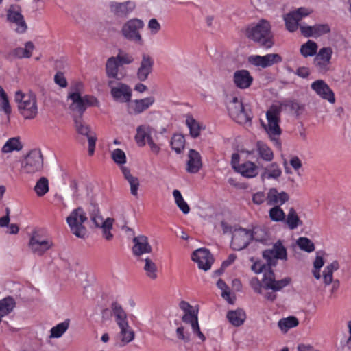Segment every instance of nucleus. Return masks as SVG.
I'll use <instances>...</instances> for the list:
<instances>
[{
	"instance_id": "864d4df0",
	"label": "nucleus",
	"mask_w": 351,
	"mask_h": 351,
	"mask_svg": "<svg viewBox=\"0 0 351 351\" xmlns=\"http://www.w3.org/2000/svg\"><path fill=\"white\" fill-rule=\"evenodd\" d=\"M90 217L91 221L97 228H101L104 226V223H105V221H104L97 206H94L93 209L90 214Z\"/></svg>"
},
{
	"instance_id": "8fccbe9b",
	"label": "nucleus",
	"mask_w": 351,
	"mask_h": 351,
	"mask_svg": "<svg viewBox=\"0 0 351 351\" xmlns=\"http://www.w3.org/2000/svg\"><path fill=\"white\" fill-rule=\"evenodd\" d=\"M296 243L298 247L303 251L310 253L315 250L314 243L307 237H299Z\"/></svg>"
},
{
	"instance_id": "bf43d9fd",
	"label": "nucleus",
	"mask_w": 351,
	"mask_h": 351,
	"mask_svg": "<svg viewBox=\"0 0 351 351\" xmlns=\"http://www.w3.org/2000/svg\"><path fill=\"white\" fill-rule=\"evenodd\" d=\"M330 32L328 24H315L314 25V37H319Z\"/></svg>"
},
{
	"instance_id": "de8ad7c7",
	"label": "nucleus",
	"mask_w": 351,
	"mask_h": 351,
	"mask_svg": "<svg viewBox=\"0 0 351 351\" xmlns=\"http://www.w3.org/2000/svg\"><path fill=\"white\" fill-rule=\"evenodd\" d=\"M74 122L76 131L78 134L87 137L93 133L91 132L90 127L83 122L82 117H75Z\"/></svg>"
},
{
	"instance_id": "20e7f679",
	"label": "nucleus",
	"mask_w": 351,
	"mask_h": 351,
	"mask_svg": "<svg viewBox=\"0 0 351 351\" xmlns=\"http://www.w3.org/2000/svg\"><path fill=\"white\" fill-rule=\"evenodd\" d=\"M15 101L18 104L19 113L24 119H32L36 117L38 114V106L34 93L18 90L15 93Z\"/></svg>"
},
{
	"instance_id": "aec40b11",
	"label": "nucleus",
	"mask_w": 351,
	"mask_h": 351,
	"mask_svg": "<svg viewBox=\"0 0 351 351\" xmlns=\"http://www.w3.org/2000/svg\"><path fill=\"white\" fill-rule=\"evenodd\" d=\"M135 8L136 3L132 1H126L122 3L111 1L109 3L110 12L121 18L127 17Z\"/></svg>"
},
{
	"instance_id": "c9c22d12",
	"label": "nucleus",
	"mask_w": 351,
	"mask_h": 351,
	"mask_svg": "<svg viewBox=\"0 0 351 351\" xmlns=\"http://www.w3.org/2000/svg\"><path fill=\"white\" fill-rule=\"evenodd\" d=\"M339 268V264L337 261H334L324 268L322 277L323 282L326 286L332 283L333 280V273L334 271L338 270Z\"/></svg>"
},
{
	"instance_id": "680f3d73",
	"label": "nucleus",
	"mask_w": 351,
	"mask_h": 351,
	"mask_svg": "<svg viewBox=\"0 0 351 351\" xmlns=\"http://www.w3.org/2000/svg\"><path fill=\"white\" fill-rule=\"evenodd\" d=\"M267 194L265 195L262 191H258L253 194L252 202L254 204L261 205L265 202H267Z\"/></svg>"
},
{
	"instance_id": "f03ea898",
	"label": "nucleus",
	"mask_w": 351,
	"mask_h": 351,
	"mask_svg": "<svg viewBox=\"0 0 351 351\" xmlns=\"http://www.w3.org/2000/svg\"><path fill=\"white\" fill-rule=\"evenodd\" d=\"M266 119L267 124L261 121V125L265 129L274 145L278 150H281L282 142L280 139V136L282 134V130L280 127V111L276 106H271L266 112Z\"/></svg>"
},
{
	"instance_id": "f8f14e48",
	"label": "nucleus",
	"mask_w": 351,
	"mask_h": 351,
	"mask_svg": "<svg viewBox=\"0 0 351 351\" xmlns=\"http://www.w3.org/2000/svg\"><path fill=\"white\" fill-rule=\"evenodd\" d=\"M313 12L309 8L300 7L289 12L284 16V21L287 29L290 32H295L299 27V22Z\"/></svg>"
},
{
	"instance_id": "72a5a7b5",
	"label": "nucleus",
	"mask_w": 351,
	"mask_h": 351,
	"mask_svg": "<svg viewBox=\"0 0 351 351\" xmlns=\"http://www.w3.org/2000/svg\"><path fill=\"white\" fill-rule=\"evenodd\" d=\"M154 101V97L152 96L134 100L132 106L134 112L136 114L143 112L152 106Z\"/></svg>"
},
{
	"instance_id": "dca6fc26",
	"label": "nucleus",
	"mask_w": 351,
	"mask_h": 351,
	"mask_svg": "<svg viewBox=\"0 0 351 351\" xmlns=\"http://www.w3.org/2000/svg\"><path fill=\"white\" fill-rule=\"evenodd\" d=\"M114 82L109 80L108 86L110 88V93L113 99L117 101L128 102L132 97V90L129 86L125 84L119 82L117 86H114Z\"/></svg>"
},
{
	"instance_id": "6e6d98bb",
	"label": "nucleus",
	"mask_w": 351,
	"mask_h": 351,
	"mask_svg": "<svg viewBox=\"0 0 351 351\" xmlns=\"http://www.w3.org/2000/svg\"><path fill=\"white\" fill-rule=\"evenodd\" d=\"M119 327L121 329L122 341L128 343L134 339V333L132 330L130 329L128 322H126V326Z\"/></svg>"
},
{
	"instance_id": "3c124183",
	"label": "nucleus",
	"mask_w": 351,
	"mask_h": 351,
	"mask_svg": "<svg viewBox=\"0 0 351 351\" xmlns=\"http://www.w3.org/2000/svg\"><path fill=\"white\" fill-rule=\"evenodd\" d=\"M0 109L4 112L6 115L11 113V107L10 106L8 95L3 88L0 86Z\"/></svg>"
},
{
	"instance_id": "58836bf2",
	"label": "nucleus",
	"mask_w": 351,
	"mask_h": 351,
	"mask_svg": "<svg viewBox=\"0 0 351 351\" xmlns=\"http://www.w3.org/2000/svg\"><path fill=\"white\" fill-rule=\"evenodd\" d=\"M298 324V319L294 316L282 318L278 322V326L283 333L287 332L289 329L296 327Z\"/></svg>"
},
{
	"instance_id": "412c9836",
	"label": "nucleus",
	"mask_w": 351,
	"mask_h": 351,
	"mask_svg": "<svg viewBox=\"0 0 351 351\" xmlns=\"http://www.w3.org/2000/svg\"><path fill=\"white\" fill-rule=\"evenodd\" d=\"M134 245L132 253L135 256H140L152 252V247L149 243L148 238L145 235L134 237L132 239Z\"/></svg>"
},
{
	"instance_id": "5fc2aeb1",
	"label": "nucleus",
	"mask_w": 351,
	"mask_h": 351,
	"mask_svg": "<svg viewBox=\"0 0 351 351\" xmlns=\"http://www.w3.org/2000/svg\"><path fill=\"white\" fill-rule=\"evenodd\" d=\"M275 280V274L273 272L272 270H271L270 267L267 268L264 272H263V285L264 289L268 290L271 289V288H269L267 286H273Z\"/></svg>"
},
{
	"instance_id": "ddd939ff",
	"label": "nucleus",
	"mask_w": 351,
	"mask_h": 351,
	"mask_svg": "<svg viewBox=\"0 0 351 351\" xmlns=\"http://www.w3.org/2000/svg\"><path fill=\"white\" fill-rule=\"evenodd\" d=\"M263 258L267 261L269 266H275L278 260L287 261V249L281 241L276 242L271 249L265 250L263 252Z\"/></svg>"
},
{
	"instance_id": "7c9ffc66",
	"label": "nucleus",
	"mask_w": 351,
	"mask_h": 351,
	"mask_svg": "<svg viewBox=\"0 0 351 351\" xmlns=\"http://www.w3.org/2000/svg\"><path fill=\"white\" fill-rule=\"evenodd\" d=\"M258 156L265 162H271L274 158L272 149L263 141H258L256 145Z\"/></svg>"
},
{
	"instance_id": "4be33fe9",
	"label": "nucleus",
	"mask_w": 351,
	"mask_h": 351,
	"mask_svg": "<svg viewBox=\"0 0 351 351\" xmlns=\"http://www.w3.org/2000/svg\"><path fill=\"white\" fill-rule=\"evenodd\" d=\"M154 64V60L150 56L143 54L141 64L136 73L137 78L141 82H144L147 79L152 71Z\"/></svg>"
},
{
	"instance_id": "0eeeda50",
	"label": "nucleus",
	"mask_w": 351,
	"mask_h": 351,
	"mask_svg": "<svg viewBox=\"0 0 351 351\" xmlns=\"http://www.w3.org/2000/svg\"><path fill=\"white\" fill-rule=\"evenodd\" d=\"M134 61L133 57L124 52H119L117 56L109 58L106 63V73L108 78L121 80L122 75H119V69L124 64H130Z\"/></svg>"
},
{
	"instance_id": "338daca9",
	"label": "nucleus",
	"mask_w": 351,
	"mask_h": 351,
	"mask_svg": "<svg viewBox=\"0 0 351 351\" xmlns=\"http://www.w3.org/2000/svg\"><path fill=\"white\" fill-rule=\"evenodd\" d=\"M88 141V155L92 156L95 152L97 137L95 133L87 136Z\"/></svg>"
},
{
	"instance_id": "9b49d317",
	"label": "nucleus",
	"mask_w": 351,
	"mask_h": 351,
	"mask_svg": "<svg viewBox=\"0 0 351 351\" xmlns=\"http://www.w3.org/2000/svg\"><path fill=\"white\" fill-rule=\"evenodd\" d=\"M6 19L12 28L18 33L23 34L27 29V25L24 16L21 14V7L18 5H11L6 12Z\"/></svg>"
},
{
	"instance_id": "c85d7f7f",
	"label": "nucleus",
	"mask_w": 351,
	"mask_h": 351,
	"mask_svg": "<svg viewBox=\"0 0 351 351\" xmlns=\"http://www.w3.org/2000/svg\"><path fill=\"white\" fill-rule=\"evenodd\" d=\"M121 170L125 179L130 184L131 194L134 197H137L138 190L140 186L138 178L133 176L130 173V169L127 167H121Z\"/></svg>"
},
{
	"instance_id": "603ef678",
	"label": "nucleus",
	"mask_w": 351,
	"mask_h": 351,
	"mask_svg": "<svg viewBox=\"0 0 351 351\" xmlns=\"http://www.w3.org/2000/svg\"><path fill=\"white\" fill-rule=\"evenodd\" d=\"M111 157L113 161L118 165L124 167L123 165L126 163L127 158L125 152L117 148L112 152Z\"/></svg>"
},
{
	"instance_id": "774afa93",
	"label": "nucleus",
	"mask_w": 351,
	"mask_h": 351,
	"mask_svg": "<svg viewBox=\"0 0 351 351\" xmlns=\"http://www.w3.org/2000/svg\"><path fill=\"white\" fill-rule=\"evenodd\" d=\"M250 285L252 289L257 293H261L262 285L261 281L256 277H254L250 280Z\"/></svg>"
},
{
	"instance_id": "a211bd4d",
	"label": "nucleus",
	"mask_w": 351,
	"mask_h": 351,
	"mask_svg": "<svg viewBox=\"0 0 351 351\" xmlns=\"http://www.w3.org/2000/svg\"><path fill=\"white\" fill-rule=\"evenodd\" d=\"M311 88L322 99L331 104L335 103V97L333 90L323 80H317L311 83Z\"/></svg>"
},
{
	"instance_id": "f3484780",
	"label": "nucleus",
	"mask_w": 351,
	"mask_h": 351,
	"mask_svg": "<svg viewBox=\"0 0 351 351\" xmlns=\"http://www.w3.org/2000/svg\"><path fill=\"white\" fill-rule=\"evenodd\" d=\"M282 61L278 53H267L265 56L252 55L248 57V62L255 66L267 68Z\"/></svg>"
},
{
	"instance_id": "052dcab7",
	"label": "nucleus",
	"mask_w": 351,
	"mask_h": 351,
	"mask_svg": "<svg viewBox=\"0 0 351 351\" xmlns=\"http://www.w3.org/2000/svg\"><path fill=\"white\" fill-rule=\"evenodd\" d=\"M286 105L298 115L304 110V106L295 100H289Z\"/></svg>"
},
{
	"instance_id": "c756f323",
	"label": "nucleus",
	"mask_w": 351,
	"mask_h": 351,
	"mask_svg": "<svg viewBox=\"0 0 351 351\" xmlns=\"http://www.w3.org/2000/svg\"><path fill=\"white\" fill-rule=\"evenodd\" d=\"M185 123L189 130L191 136L193 138H197L200 135L201 130L204 129V126L191 114L186 116Z\"/></svg>"
},
{
	"instance_id": "4c0bfd02",
	"label": "nucleus",
	"mask_w": 351,
	"mask_h": 351,
	"mask_svg": "<svg viewBox=\"0 0 351 351\" xmlns=\"http://www.w3.org/2000/svg\"><path fill=\"white\" fill-rule=\"evenodd\" d=\"M23 148L19 138L13 137L9 138L1 148V152L4 154L11 153L14 151H20Z\"/></svg>"
},
{
	"instance_id": "bb28decb",
	"label": "nucleus",
	"mask_w": 351,
	"mask_h": 351,
	"mask_svg": "<svg viewBox=\"0 0 351 351\" xmlns=\"http://www.w3.org/2000/svg\"><path fill=\"white\" fill-rule=\"evenodd\" d=\"M236 172L244 178H253L258 174V168L254 162L245 161L237 167Z\"/></svg>"
},
{
	"instance_id": "f704fd0d",
	"label": "nucleus",
	"mask_w": 351,
	"mask_h": 351,
	"mask_svg": "<svg viewBox=\"0 0 351 351\" xmlns=\"http://www.w3.org/2000/svg\"><path fill=\"white\" fill-rule=\"evenodd\" d=\"M111 308L118 326H126V322H128L127 316L121 306L115 302H112Z\"/></svg>"
},
{
	"instance_id": "4468645a",
	"label": "nucleus",
	"mask_w": 351,
	"mask_h": 351,
	"mask_svg": "<svg viewBox=\"0 0 351 351\" xmlns=\"http://www.w3.org/2000/svg\"><path fill=\"white\" fill-rule=\"evenodd\" d=\"M254 238L251 230L240 228L235 229L232 233L231 247L236 251H240L245 248Z\"/></svg>"
},
{
	"instance_id": "79ce46f5",
	"label": "nucleus",
	"mask_w": 351,
	"mask_h": 351,
	"mask_svg": "<svg viewBox=\"0 0 351 351\" xmlns=\"http://www.w3.org/2000/svg\"><path fill=\"white\" fill-rule=\"evenodd\" d=\"M69 327V319H66L64 322L58 324L53 326L50 330V338H60L68 330Z\"/></svg>"
},
{
	"instance_id": "a19ab883",
	"label": "nucleus",
	"mask_w": 351,
	"mask_h": 351,
	"mask_svg": "<svg viewBox=\"0 0 351 351\" xmlns=\"http://www.w3.org/2000/svg\"><path fill=\"white\" fill-rule=\"evenodd\" d=\"M49 180L46 177H41L34 187V191L38 197H43L49 192Z\"/></svg>"
},
{
	"instance_id": "423d86ee",
	"label": "nucleus",
	"mask_w": 351,
	"mask_h": 351,
	"mask_svg": "<svg viewBox=\"0 0 351 351\" xmlns=\"http://www.w3.org/2000/svg\"><path fill=\"white\" fill-rule=\"evenodd\" d=\"M230 117L239 124L251 123L252 114L237 97H234L227 106Z\"/></svg>"
},
{
	"instance_id": "6e6552de",
	"label": "nucleus",
	"mask_w": 351,
	"mask_h": 351,
	"mask_svg": "<svg viewBox=\"0 0 351 351\" xmlns=\"http://www.w3.org/2000/svg\"><path fill=\"white\" fill-rule=\"evenodd\" d=\"M23 173L34 175L41 173L43 169V157L40 149H34L29 152L21 164Z\"/></svg>"
},
{
	"instance_id": "1a4fd4ad",
	"label": "nucleus",
	"mask_w": 351,
	"mask_h": 351,
	"mask_svg": "<svg viewBox=\"0 0 351 351\" xmlns=\"http://www.w3.org/2000/svg\"><path fill=\"white\" fill-rule=\"evenodd\" d=\"M88 219L83 208L78 207L74 209L66 218V222L71 232L78 238H84L86 230L84 223Z\"/></svg>"
},
{
	"instance_id": "c03bdc74",
	"label": "nucleus",
	"mask_w": 351,
	"mask_h": 351,
	"mask_svg": "<svg viewBox=\"0 0 351 351\" xmlns=\"http://www.w3.org/2000/svg\"><path fill=\"white\" fill-rule=\"evenodd\" d=\"M185 138L181 134H175L171 140V147L177 154H180L184 148Z\"/></svg>"
},
{
	"instance_id": "7ed1b4c3",
	"label": "nucleus",
	"mask_w": 351,
	"mask_h": 351,
	"mask_svg": "<svg viewBox=\"0 0 351 351\" xmlns=\"http://www.w3.org/2000/svg\"><path fill=\"white\" fill-rule=\"evenodd\" d=\"M82 86V83H77L73 88V91H71L68 95V99L72 101L69 108L71 111L77 112L78 117H82L87 107L99 106V105L98 99L94 96L86 95L82 97L81 95L79 88Z\"/></svg>"
},
{
	"instance_id": "39448f33",
	"label": "nucleus",
	"mask_w": 351,
	"mask_h": 351,
	"mask_svg": "<svg viewBox=\"0 0 351 351\" xmlns=\"http://www.w3.org/2000/svg\"><path fill=\"white\" fill-rule=\"evenodd\" d=\"M53 243L45 232L41 229H36L32 232L28 243L30 251L35 255L42 256L51 249Z\"/></svg>"
},
{
	"instance_id": "5701e85b",
	"label": "nucleus",
	"mask_w": 351,
	"mask_h": 351,
	"mask_svg": "<svg viewBox=\"0 0 351 351\" xmlns=\"http://www.w3.org/2000/svg\"><path fill=\"white\" fill-rule=\"evenodd\" d=\"M233 82L236 87L246 89L252 85L253 77L247 70H237L233 74Z\"/></svg>"
},
{
	"instance_id": "37998d69",
	"label": "nucleus",
	"mask_w": 351,
	"mask_h": 351,
	"mask_svg": "<svg viewBox=\"0 0 351 351\" xmlns=\"http://www.w3.org/2000/svg\"><path fill=\"white\" fill-rule=\"evenodd\" d=\"M287 224L288 227L291 230H294L298 228V226L302 224L301 220L299 219L296 211L293 208H291L289 210L287 217L285 216V220L284 221Z\"/></svg>"
},
{
	"instance_id": "0e129e2a",
	"label": "nucleus",
	"mask_w": 351,
	"mask_h": 351,
	"mask_svg": "<svg viewBox=\"0 0 351 351\" xmlns=\"http://www.w3.org/2000/svg\"><path fill=\"white\" fill-rule=\"evenodd\" d=\"M152 35L156 34L161 29V25L156 19H151L147 25Z\"/></svg>"
},
{
	"instance_id": "49530a36",
	"label": "nucleus",
	"mask_w": 351,
	"mask_h": 351,
	"mask_svg": "<svg viewBox=\"0 0 351 351\" xmlns=\"http://www.w3.org/2000/svg\"><path fill=\"white\" fill-rule=\"evenodd\" d=\"M144 262L145 265L143 269L145 271L146 276L152 280L156 279L158 277V269L156 264L149 258H146Z\"/></svg>"
},
{
	"instance_id": "b1692460",
	"label": "nucleus",
	"mask_w": 351,
	"mask_h": 351,
	"mask_svg": "<svg viewBox=\"0 0 351 351\" xmlns=\"http://www.w3.org/2000/svg\"><path fill=\"white\" fill-rule=\"evenodd\" d=\"M289 199V195L285 191H278L276 188H270L267 191V206H282Z\"/></svg>"
},
{
	"instance_id": "9d476101",
	"label": "nucleus",
	"mask_w": 351,
	"mask_h": 351,
	"mask_svg": "<svg viewBox=\"0 0 351 351\" xmlns=\"http://www.w3.org/2000/svg\"><path fill=\"white\" fill-rule=\"evenodd\" d=\"M144 25V22L141 19H131L122 26L121 34L126 40L142 45L143 40L140 30L143 28Z\"/></svg>"
},
{
	"instance_id": "2f4dec72",
	"label": "nucleus",
	"mask_w": 351,
	"mask_h": 351,
	"mask_svg": "<svg viewBox=\"0 0 351 351\" xmlns=\"http://www.w3.org/2000/svg\"><path fill=\"white\" fill-rule=\"evenodd\" d=\"M34 45L32 42L28 41L25 44V47H17L12 50L9 54L10 57L15 58H26L32 56Z\"/></svg>"
},
{
	"instance_id": "6ab92c4d",
	"label": "nucleus",
	"mask_w": 351,
	"mask_h": 351,
	"mask_svg": "<svg viewBox=\"0 0 351 351\" xmlns=\"http://www.w3.org/2000/svg\"><path fill=\"white\" fill-rule=\"evenodd\" d=\"M191 259L197 263L200 269L207 271L210 269L213 263V256L208 250L199 248L194 251Z\"/></svg>"
},
{
	"instance_id": "393cba45",
	"label": "nucleus",
	"mask_w": 351,
	"mask_h": 351,
	"mask_svg": "<svg viewBox=\"0 0 351 351\" xmlns=\"http://www.w3.org/2000/svg\"><path fill=\"white\" fill-rule=\"evenodd\" d=\"M189 160L186 163V170L190 173H196L202 168V157L198 152L191 149L188 154Z\"/></svg>"
},
{
	"instance_id": "ea45409f",
	"label": "nucleus",
	"mask_w": 351,
	"mask_h": 351,
	"mask_svg": "<svg viewBox=\"0 0 351 351\" xmlns=\"http://www.w3.org/2000/svg\"><path fill=\"white\" fill-rule=\"evenodd\" d=\"M16 302L11 296H8L0 300V315L6 316L14 308Z\"/></svg>"
},
{
	"instance_id": "09e8293b",
	"label": "nucleus",
	"mask_w": 351,
	"mask_h": 351,
	"mask_svg": "<svg viewBox=\"0 0 351 351\" xmlns=\"http://www.w3.org/2000/svg\"><path fill=\"white\" fill-rule=\"evenodd\" d=\"M182 320L191 325V328L199 324L198 322V310L195 309L190 312L185 313L182 317Z\"/></svg>"
},
{
	"instance_id": "2eb2a0df",
	"label": "nucleus",
	"mask_w": 351,
	"mask_h": 351,
	"mask_svg": "<svg viewBox=\"0 0 351 351\" xmlns=\"http://www.w3.org/2000/svg\"><path fill=\"white\" fill-rule=\"evenodd\" d=\"M332 53V49L330 47H322L316 53L313 64L319 73L324 74L329 71Z\"/></svg>"
},
{
	"instance_id": "e433bc0d",
	"label": "nucleus",
	"mask_w": 351,
	"mask_h": 351,
	"mask_svg": "<svg viewBox=\"0 0 351 351\" xmlns=\"http://www.w3.org/2000/svg\"><path fill=\"white\" fill-rule=\"evenodd\" d=\"M317 44L313 40H308L301 45L300 52L304 58L313 57L317 52Z\"/></svg>"
},
{
	"instance_id": "e2e57ef3",
	"label": "nucleus",
	"mask_w": 351,
	"mask_h": 351,
	"mask_svg": "<svg viewBox=\"0 0 351 351\" xmlns=\"http://www.w3.org/2000/svg\"><path fill=\"white\" fill-rule=\"evenodd\" d=\"M290 165L293 167L298 176H300V169L302 168V164L301 160L297 156H293L290 158Z\"/></svg>"
},
{
	"instance_id": "cd10ccee",
	"label": "nucleus",
	"mask_w": 351,
	"mask_h": 351,
	"mask_svg": "<svg viewBox=\"0 0 351 351\" xmlns=\"http://www.w3.org/2000/svg\"><path fill=\"white\" fill-rule=\"evenodd\" d=\"M152 130L151 127L146 125H141L137 127L134 139L138 146L143 147L145 145L146 142L152 137Z\"/></svg>"
},
{
	"instance_id": "4d7b16f0",
	"label": "nucleus",
	"mask_w": 351,
	"mask_h": 351,
	"mask_svg": "<svg viewBox=\"0 0 351 351\" xmlns=\"http://www.w3.org/2000/svg\"><path fill=\"white\" fill-rule=\"evenodd\" d=\"M112 225L113 219L108 217L105 220L104 226L101 227L102 229L103 236L108 241H110L113 238V234L111 233Z\"/></svg>"
},
{
	"instance_id": "69168bd1",
	"label": "nucleus",
	"mask_w": 351,
	"mask_h": 351,
	"mask_svg": "<svg viewBox=\"0 0 351 351\" xmlns=\"http://www.w3.org/2000/svg\"><path fill=\"white\" fill-rule=\"evenodd\" d=\"M269 265H266L263 263L261 261H256L252 265V270L256 274L263 273L267 268H269Z\"/></svg>"
},
{
	"instance_id": "f257e3e1",
	"label": "nucleus",
	"mask_w": 351,
	"mask_h": 351,
	"mask_svg": "<svg viewBox=\"0 0 351 351\" xmlns=\"http://www.w3.org/2000/svg\"><path fill=\"white\" fill-rule=\"evenodd\" d=\"M246 36L256 44L265 49H270L274 45V36L269 23L261 19L256 24L246 29Z\"/></svg>"
},
{
	"instance_id": "13d9d810",
	"label": "nucleus",
	"mask_w": 351,
	"mask_h": 351,
	"mask_svg": "<svg viewBox=\"0 0 351 351\" xmlns=\"http://www.w3.org/2000/svg\"><path fill=\"white\" fill-rule=\"evenodd\" d=\"M291 282V278L289 277H286L285 278L276 280H274L273 286L268 285L269 288H271L274 291H280L284 287H286Z\"/></svg>"
},
{
	"instance_id": "a18cd8bd",
	"label": "nucleus",
	"mask_w": 351,
	"mask_h": 351,
	"mask_svg": "<svg viewBox=\"0 0 351 351\" xmlns=\"http://www.w3.org/2000/svg\"><path fill=\"white\" fill-rule=\"evenodd\" d=\"M269 217L271 221L274 222H282L285 220V213L279 205L274 206L269 209Z\"/></svg>"
},
{
	"instance_id": "a878e982",
	"label": "nucleus",
	"mask_w": 351,
	"mask_h": 351,
	"mask_svg": "<svg viewBox=\"0 0 351 351\" xmlns=\"http://www.w3.org/2000/svg\"><path fill=\"white\" fill-rule=\"evenodd\" d=\"M282 169L280 165L274 162L266 166L261 175L263 181L265 180H278L282 176Z\"/></svg>"
},
{
	"instance_id": "473e14b6",
	"label": "nucleus",
	"mask_w": 351,
	"mask_h": 351,
	"mask_svg": "<svg viewBox=\"0 0 351 351\" xmlns=\"http://www.w3.org/2000/svg\"><path fill=\"white\" fill-rule=\"evenodd\" d=\"M226 317L231 324L234 326H240L244 323L246 315L243 310L238 308L237 310L229 311Z\"/></svg>"
}]
</instances>
